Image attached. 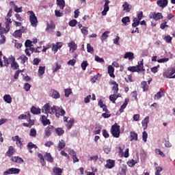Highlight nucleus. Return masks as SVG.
Instances as JSON below:
<instances>
[{"label": "nucleus", "instance_id": "1", "mask_svg": "<svg viewBox=\"0 0 175 175\" xmlns=\"http://www.w3.org/2000/svg\"><path fill=\"white\" fill-rule=\"evenodd\" d=\"M42 113L45 114H55V116L57 118H59V116H64V114L66 113L65 110L62 109V107H57L53 105V107H50V104L46 103L42 107Z\"/></svg>", "mask_w": 175, "mask_h": 175}, {"label": "nucleus", "instance_id": "2", "mask_svg": "<svg viewBox=\"0 0 175 175\" xmlns=\"http://www.w3.org/2000/svg\"><path fill=\"white\" fill-rule=\"evenodd\" d=\"M18 120H29L28 123H23V126H27V128H31L33 125V120H31V114L29 113H26L25 114H22L18 116Z\"/></svg>", "mask_w": 175, "mask_h": 175}, {"label": "nucleus", "instance_id": "3", "mask_svg": "<svg viewBox=\"0 0 175 175\" xmlns=\"http://www.w3.org/2000/svg\"><path fill=\"white\" fill-rule=\"evenodd\" d=\"M27 14L29 17L31 25H32L34 27H36L38 26V17H36V15H35L33 11H28Z\"/></svg>", "mask_w": 175, "mask_h": 175}, {"label": "nucleus", "instance_id": "4", "mask_svg": "<svg viewBox=\"0 0 175 175\" xmlns=\"http://www.w3.org/2000/svg\"><path fill=\"white\" fill-rule=\"evenodd\" d=\"M163 77H166V79H175V68H167L163 72Z\"/></svg>", "mask_w": 175, "mask_h": 175}, {"label": "nucleus", "instance_id": "5", "mask_svg": "<svg viewBox=\"0 0 175 175\" xmlns=\"http://www.w3.org/2000/svg\"><path fill=\"white\" fill-rule=\"evenodd\" d=\"M111 133L113 137H120V126L114 124L111 126Z\"/></svg>", "mask_w": 175, "mask_h": 175}, {"label": "nucleus", "instance_id": "6", "mask_svg": "<svg viewBox=\"0 0 175 175\" xmlns=\"http://www.w3.org/2000/svg\"><path fill=\"white\" fill-rule=\"evenodd\" d=\"M68 46L70 48L69 53L71 54L75 53V51H76L77 50V44H76V42H75V41H73V40L70 41L68 44Z\"/></svg>", "mask_w": 175, "mask_h": 175}, {"label": "nucleus", "instance_id": "7", "mask_svg": "<svg viewBox=\"0 0 175 175\" xmlns=\"http://www.w3.org/2000/svg\"><path fill=\"white\" fill-rule=\"evenodd\" d=\"M20 173V169L18 168H10L7 171L3 172V175H8V174H18Z\"/></svg>", "mask_w": 175, "mask_h": 175}, {"label": "nucleus", "instance_id": "8", "mask_svg": "<svg viewBox=\"0 0 175 175\" xmlns=\"http://www.w3.org/2000/svg\"><path fill=\"white\" fill-rule=\"evenodd\" d=\"M13 142H16V144L18 147L23 146V139L20 138L18 135H16L12 137Z\"/></svg>", "mask_w": 175, "mask_h": 175}, {"label": "nucleus", "instance_id": "9", "mask_svg": "<svg viewBox=\"0 0 175 175\" xmlns=\"http://www.w3.org/2000/svg\"><path fill=\"white\" fill-rule=\"evenodd\" d=\"M109 3H110V1L105 0V3L104 5V10L101 12L102 16H106L107 14V12L109 10L110 8L109 7Z\"/></svg>", "mask_w": 175, "mask_h": 175}, {"label": "nucleus", "instance_id": "10", "mask_svg": "<svg viewBox=\"0 0 175 175\" xmlns=\"http://www.w3.org/2000/svg\"><path fill=\"white\" fill-rule=\"evenodd\" d=\"M50 96L53 98V99H59V97L61 95L59 94V92L55 90H51L50 91Z\"/></svg>", "mask_w": 175, "mask_h": 175}, {"label": "nucleus", "instance_id": "11", "mask_svg": "<svg viewBox=\"0 0 175 175\" xmlns=\"http://www.w3.org/2000/svg\"><path fill=\"white\" fill-rule=\"evenodd\" d=\"M124 58L125 59L128 58L129 61H132L135 59V54L132 52H126L124 55Z\"/></svg>", "mask_w": 175, "mask_h": 175}, {"label": "nucleus", "instance_id": "12", "mask_svg": "<svg viewBox=\"0 0 175 175\" xmlns=\"http://www.w3.org/2000/svg\"><path fill=\"white\" fill-rule=\"evenodd\" d=\"M115 165H116V162L113 160L109 159L107 161V164L105 165V167H107L108 169H113Z\"/></svg>", "mask_w": 175, "mask_h": 175}, {"label": "nucleus", "instance_id": "13", "mask_svg": "<svg viewBox=\"0 0 175 175\" xmlns=\"http://www.w3.org/2000/svg\"><path fill=\"white\" fill-rule=\"evenodd\" d=\"M157 5L163 9L167 6V0H159L157 1Z\"/></svg>", "mask_w": 175, "mask_h": 175}, {"label": "nucleus", "instance_id": "14", "mask_svg": "<svg viewBox=\"0 0 175 175\" xmlns=\"http://www.w3.org/2000/svg\"><path fill=\"white\" fill-rule=\"evenodd\" d=\"M53 131H54V127L53 126H48L44 131L46 136H51Z\"/></svg>", "mask_w": 175, "mask_h": 175}, {"label": "nucleus", "instance_id": "15", "mask_svg": "<svg viewBox=\"0 0 175 175\" xmlns=\"http://www.w3.org/2000/svg\"><path fill=\"white\" fill-rule=\"evenodd\" d=\"M148 122H150V117L146 116L144 120H142V124L144 129H147V126H148Z\"/></svg>", "mask_w": 175, "mask_h": 175}, {"label": "nucleus", "instance_id": "16", "mask_svg": "<svg viewBox=\"0 0 175 175\" xmlns=\"http://www.w3.org/2000/svg\"><path fill=\"white\" fill-rule=\"evenodd\" d=\"M40 120L44 126H46V125H50V120L47 119V116H42Z\"/></svg>", "mask_w": 175, "mask_h": 175}, {"label": "nucleus", "instance_id": "17", "mask_svg": "<svg viewBox=\"0 0 175 175\" xmlns=\"http://www.w3.org/2000/svg\"><path fill=\"white\" fill-rule=\"evenodd\" d=\"M62 46H63L62 42H57L55 44L53 45L52 50L55 53H57V51H58V49H61V47H62Z\"/></svg>", "mask_w": 175, "mask_h": 175}, {"label": "nucleus", "instance_id": "18", "mask_svg": "<svg viewBox=\"0 0 175 175\" xmlns=\"http://www.w3.org/2000/svg\"><path fill=\"white\" fill-rule=\"evenodd\" d=\"M65 146H66L65 141H64V139H60L57 145L58 151H61V150H62L65 147Z\"/></svg>", "mask_w": 175, "mask_h": 175}, {"label": "nucleus", "instance_id": "19", "mask_svg": "<svg viewBox=\"0 0 175 175\" xmlns=\"http://www.w3.org/2000/svg\"><path fill=\"white\" fill-rule=\"evenodd\" d=\"M56 3L59 9L64 10V8H65V0H56Z\"/></svg>", "mask_w": 175, "mask_h": 175}, {"label": "nucleus", "instance_id": "20", "mask_svg": "<svg viewBox=\"0 0 175 175\" xmlns=\"http://www.w3.org/2000/svg\"><path fill=\"white\" fill-rule=\"evenodd\" d=\"M44 159H46V161L51 162V163H53V162L54 161V158L52 157L50 153H45V154L44 155Z\"/></svg>", "mask_w": 175, "mask_h": 175}, {"label": "nucleus", "instance_id": "21", "mask_svg": "<svg viewBox=\"0 0 175 175\" xmlns=\"http://www.w3.org/2000/svg\"><path fill=\"white\" fill-rule=\"evenodd\" d=\"M12 62L11 63V68L14 70H16V69H18V63L16 62V59L14 57H12Z\"/></svg>", "mask_w": 175, "mask_h": 175}, {"label": "nucleus", "instance_id": "22", "mask_svg": "<svg viewBox=\"0 0 175 175\" xmlns=\"http://www.w3.org/2000/svg\"><path fill=\"white\" fill-rule=\"evenodd\" d=\"M108 74L109 75L110 77H116V75H114V67L112 66H108Z\"/></svg>", "mask_w": 175, "mask_h": 175}, {"label": "nucleus", "instance_id": "23", "mask_svg": "<svg viewBox=\"0 0 175 175\" xmlns=\"http://www.w3.org/2000/svg\"><path fill=\"white\" fill-rule=\"evenodd\" d=\"M129 102V98H126L122 105L120 107V113H124V109L128 106V103Z\"/></svg>", "mask_w": 175, "mask_h": 175}, {"label": "nucleus", "instance_id": "24", "mask_svg": "<svg viewBox=\"0 0 175 175\" xmlns=\"http://www.w3.org/2000/svg\"><path fill=\"white\" fill-rule=\"evenodd\" d=\"M12 161L16 162V163H23V162H24V160H23V159L19 157H12Z\"/></svg>", "mask_w": 175, "mask_h": 175}, {"label": "nucleus", "instance_id": "25", "mask_svg": "<svg viewBox=\"0 0 175 175\" xmlns=\"http://www.w3.org/2000/svg\"><path fill=\"white\" fill-rule=\"evenodd\" d=\"M123 10H125L127 12H131V5L128 2H124L122 5Z\"/></svg>", "mask_w": 175, "mask_h": 175}, {"label": "nucleus", "instance_id": "26", "mask_svg": "<svg viewBox=\"0 0 175 175\" xmlns=\"http://www.w3.org/2000/svg\"><path fill=\"white\" fill-rule=\"evenodd\" d=\"M34 51H35L34 48H32V47L27 48L25 51V53L26 55H27L28 57H31V54H32V53H33Z\"/></svg>", "mask_w": 175, "mask_h": 175}, {"label": "nucleus", "instance_id": "27", "mask_svg": "<svg viewBox=\"0 0 175 175\" xmlns=\"http://www.w3.org/2000/svg\"><path fill=\"white\" fill-rule=\"evenodd\" d=\"M109 33H110V31H107L102 34L100 36L101 42H104V40H106L109 38Z\"/></svg>", "mask_w": 175, "mask_h": 175}, {"label": "nucleus", "instance_id": "28", "mask_svg": "<svg viewBox=\"0 0 175 175\" xmlns=\"http://www.w3.org/2000/svg\"><path fill=\"white\" fill-rule=\"evenodd\" d=\"M120 96L116 94L113 93V94H111L109 96V100H111V102L116 103V100H117V99Z\"/></svg>", "mask_w": 175, "mask_h": 175}, {"label": "nucleus", "instance_id": "29", "mask_svg": "<svg viewBox=\"0 0 175 175\" xmlns=\"http://www.w3.org/2000/svg\"><path fill=\"white\" fill-rule=\"evenodd\" d=\"M112 84H113V88H112V91H113V94H117V92H118V85L117 83V82L116 81H112Z\"/></svg>", "mask_w": 175, "mask_h": 175}, {"label": "nucleus", "instance_id": "30", "mask_svg": "<svg viewBox=\"0 0 175 175\" xmlns=\"http://www.w3.org/2000/svg\"><path fill=\"white\" fill-rule=\"evenodd\" d=\"M53 173L55 175H62V169L59 167H54L53 168Z\"/></svg>", "mask_w": 175, "mask_h": 175}, {"label": "nucleus", "instance_id": "31", "mask_svg": "<svg viewBox=\"0 0 175 175\" xmlns=\"http://www.w3.org/2000/svg\"><path fill=\"white\" fill-rule=\"evenodd\" d=\"M55 29V25L53 23L48 24L46 27V31L49 32H53Z\"/></svg>", "mask_w": 175, "mask_h": 175}, {"label": "nucleus", "instance_id": "32", "mask_svg": "<svg viewBox=\"0 0 175 175\" xmlns=\"http://www.w3.org/2000/svg\"><path fill=\"white\" fill-rule=\"evenodd\" d=\"M18 59H21V64L24 65L25 64V61H28V57H27V56L25 55H22L18 58Z\"/></svg>", "mask_w": 175, "mask_h": 175}, {"label": "nucleus", "instance_id": "33", "mask_svg": "<svg viewBox=\"0 0 175 175\" xmlns=\"http://www.w3.org/2000/svg\"><path fill=\"white\" fill-rule=\"evenodd\" d=\"M153 18L155 20V21H158V20L163 18V16H162L161 13H157L153 15Z\"/></svg>", "mask_w": 175, "mask_h": 175}, {"label": "nucleus", "instance_id": "34", "mask_svg": "<svg viewBox=\"0 0 175 175\" xmlns=\"http://www.w3.org/2000/svg\"><path fill=\"white\" fill-rule=\"evenodd\" d=\"M3 99L5 102H6L7 103H12V96H10V95L9 94L4 95Z\"/></svg>", "mask_w": 175, "mask_h": 175}, {"label": "nucleus", "instance_id": "35", "mask_svg": "<svg viewBox=\"0 0 175 175\" xmlns=\"http://www.w3.org/2000/svg\"><path fill=\"white\" fill-rule=\"evenodd\" d=\"M14 153V148H13V146H10L8 151L6 152V155H8V157H12V155H13Z\"/></svg>", "mask_w": 175, "mask_h": 175}, {"label": "nucleus", "instance_id": "36", "mask_svg": "<svg viewBox=\"0 0 175 175\" xmlns=\"http://www.w3.org/2000/svg\"><path fill=\"white\" fill-rule=\"evenodd\" d=\"M45 70H46L45 66H40L38 69V75L43 76V75H44Z\"/></svg>", "mask_w": 175, "mask_h": 175}, {"label": "nucleus", "instance_id": "37", "mask_svg": "<svg viewBox=\"0 0 175 175\" xmlns=\"http://www.w3.org/2000/svg\"><path fill=\"white\" fill-rule=\"evenodd\" d=\"M130 139H131V142H132V140H137V133H136L135 132H131L130 133Z\"/></svg>", "mask_w": 175, "mask_h": 175}, {"label": "nucleus", "instance_id": "38", "mask_svg": "<svg viewBox=\"0 0 175 175\" xmlns=\"http://www.w3.org/2000/svg\"><path fill=\"white\" fill-rule=\"evenodd\" d=\"M137 68V72H141V70H143L144 72V70H146V69H144V66H143V61L141 62V63L136 66Z\"/></svg>", "mask_w": 175, "mask_h": 175}, {"label": "nucleus", "instance_id": "39", "mask_svg": "<svg viewBox=\"0 0 175 175\" xmlns=\"http://www.w3.org/2000/svg\"><path fill=\"white\" fill-rule=\"evenodd\" d=\"M73 124H75V119L71 118L66 124L67 129H70L73 126Z\"/></svg>", "mask_w": 175, "mask_h": 175}, {"label": "nucleus", "instance_id": "40", "mask_svg": "<svg viewBox=\"0 0 175 175\" xmlns=\"http://www.w3.org/2000/svg\"><path fill=\"white\" fill-rule=\"evenodd\" d=\"M31 111L33 114H40V109L33 107L31 109Z\"/></svg>", "mask_w": 175, "mask_h": 175}, {"label": "nucleus", "instance_id": "41", "mask_svg": "<svg viewBox=\"0 0 175 175\" xmlns=\"http://www.w3.org/2000/svg\"><path fill=\"white\" fill-rule=\"evenodd\" d=\"M139 24H140V22L137 20V18H134L133 19L132 27H133V28H136V27H137Z\"/></svg>", "mask_w": 175, "mask_h": 175}, {"label": "nucleus", "instance_id": "42", "mask_svg": "<svg viewBox=\"0 0 175 175\" xmlns=\"http://www.w3.org/2000/svg\"><path fill=\"white\" fill-rule=\"evenodd\" d=\"M55 132L58 135V136H62V135L65 133V131H64L61 128L55 129Z\"/></svg>", "mask_w": 175, "mask_h": 175}, {"label": "nucleus", "instance_id": "43", "mask_svg": "<svg viewBox=\"0 0 175 175\" xmlns=\"http://www.w3.org/2000/svg\"><path fill=\"white\" fill-rule=\"evenodd\" d=\"M25 46L27 49H29L33 46V44H32V42L30 40H27L25 42Z\"/></svg>", "mask_w": 175, "mask_h": 175}, {"label": "nucleus", "instance_id": "44", "mask_svg": "<svg viewBox=\"0 0 175 175\" xmlns=\"http://www.w3.org/2000/svg\"><path fill=\"white\" fill-rule=\"evenodd\" d=\"M141 87L143 88V91H147L148 90V85H147V82L146 81H142Z\"/></svg>", "mask_w": 175, "mask_h": 175}, {"label": "nucleus", "instance_id": "45", "mask_svg": "<svg viewBox=\"0 0 175 175\" xmlns=\"http://www.w3.org/2000/svg\"><path fill=\"white\" fill-rule=\"evenodd\" d=\"M81 33H83V35L84 36H87L88 35V27H83L81 29Z\"/></svg>", "mask_w": 175, "mask_h": 175}, {"label": "nucleus", "instance_id": "46", "mask_svg": "<svg viewBox=\"0 0 175 175\" xmlns=\"http://www.w3.org/2000/svg\"><path fill=\"white\" fill-rule=\"evenodd\" d=\"M3 33H5L3 31H1V39H0V43L1 44H3V43H5V42H6V37H5V36H3Z\"/></svg>", "mask_w": 175, "mask_h": 175}, {"label": "nucleus", "instance_id": "47", "mask_svg": "<svg viewBox=\"0 0 175 175\" xmlns=\"http://www.w3.org/2000/svg\"><path fill=\"white\" fill-rule=\"evenodd\" d=\"M87 51L88 53H90V54H94V47L91 46L90 44H87Z\"/></svg>", "mask_w": 175, "mask_h": 175}, {"label": "nucleus", "instance_id": "48", "mask_svg": "<svg viewBox=\"0 0 175 175\" xmlns=\"http://www.w3.org/2000/svg\"><path fill=\"white\" fill-rule=\"evenodd\" d=\"M29 135L31 136V137H36V129L34 128L31 129Z\"/></svg>", "mask_w": 175, "mask_h": 175}, {"label": "nucleus", "instance_id": "49", "mask_svg": "<svg viewBox=\"0 0 175 175\" xmlns=\"http://www.w3.org/2000/svg\"><path fill=\"white\" fill-rule=\"evenodd\" d=\"M131 21L129 16H125L122 18V23L124 24V25H126V23H129Z\"/></svg>", "mask_w": 175, "mask_h": 175}, {"label": "nucleus", "instance_id": "50", "mask_svg": "<svg viewBox=\"0 0 175 175\" xmlns=\"http://www.w3.org/2000/svg\"><path fill=\"white\" fill-rule=\"evenodd\" d=\"M94 59L96 62H100V63L105 62V59L103 58L100 57L99 56H98L96 55L94 56Z\"/></svg>", "mask_w": 175, "mask_h": 175}, {"label": "nucleus", "instance_id": "51", "mask_svg": "<svg viewBox=\"0 0 175 175\" xmlns=\"http://www.w3.org/2000/svg\"><path fill=\"white\" fill-rule=\"evenodd\" d=\"M10 23H5V28L6 29H3V32H4L5 33H7L8 32H9V31H10Z\"/></svg>", "mask_w": 175, "mask_h": 175}, {"label": "nucleus", "instance_id": "52", "mask_svg": "<svg viewBox=\"0 0 175 175\" xmlns=\"http://www.w3.org/2000/svg\"><path fill=\"white\" fill-rule=\"evenodd\" d=\"M59 69H61V65L58 64V63H56V68H53L52 70L53 72V73H55V72H58V70H59Z\"/></svg>", "mask_w": 175, "mask_h": 175}, {"label": "nucleus", "instance_id": "53", "mask_svg": "<svg viewBox=\"0 0 175 175\" xmlns=\"http://www.w3.org/2000/svg\"><path fill=\"white\" fill-rule=\"evenodd\" d=\"M22 9L23 8H18L17 5H14V10L16 13H21V12H23Z\"/></svg>", "mask_w": 175, "mask_h": 175}, {"label": "nucleus", "instance_id": "54", "mask_svg": "<svg viewBox=\"0 0 175 175\" xmlns=\"http://www.w3.org/2000/svg\"><path fill=\"white\" fill-rule=\"evenodd\" d=\"M148 137V134L147 133V132L144 131L142 134V139L144 142H145V143L147 142Z\"/></svg>", "mask_w": 175, "mask_h": 175}, {"label": "nucleus", "instance_id": "55", "mask_svg": "<svg viewBox=\"0 0 175 175\" xmlns=\"http://www.w3.org/2000/svg\"><path fill=\"white\" fill-rule=\"evenodd\" d=\"M21 35H22V33H21V30H16L14 31V36H16L18 38H21Z\"/></svg>", "mask_w": 175, "mask_h": 175}, {"label": "nucleus", "instance_id": "56", "mask_svg": "<svg viewBox=\"0 0 175 175\" xmlns=\"http://www.w3.org/2000/svg\"><path fill=\"white\" fill-rule=\"evenodd\" d=\"M87 66H88V62H87V61H83L81 63V68L83 70H85V69L87 68Z\"/></svg>", "mask_w": 175, "mask_h": 175}, {"label": "nucleus", "instance_id": "57", "mask_svg": "<svg viewBox=\"0 0 175 175\" xmlns=\"http://www.w3.org/2000/svg\"><path fill=\"white\" fill-rule=\"evenodd\" d=\"M64 92H65V96H66V98H68L69 95H70L72 94V90L66 89L64 90Z\"/></svg>", "mask_w": 175, "mask_h": 175}, {"label": "nucleus", "instance_id": "58", "mask_svg": "<svg viewBox=\"0 0 175 175\" xmlns=\"http://www.w3.org/2000/svg\"><path fill=\"white\" fill-rule=\"evenodd\" d=\"M76 24H77V21L76 19L72 20L69 22L70 27H76Z\"/></svg>", "mask_w": 175, "mask_h": 175}, {"label": "nucleus", "instance_id": "59", "mask_svg": "<svg viewBox=\"0 0 175 175\" xmlns=\"http://www.w3.org/2000/svg\"><path fill=\"white\" fill-rule=\"evenodd\" d=\"M157 99H161L163 96V94L161 92H158L155 95Z\"/></svg>", "mask_w": 175, "mask_h": 175}, {"label": "nucleus", "instance_id": "60", "mask_svg": "<svg viewBox=\"0 0 175 175\" xmlns=\"http://www.w3.org/2000/svg\"><path fill=\"white\" fill-rule=\"evenodd\" d=\"M128 70H129V72H137V69L136 66H130L128 68Z\"/></svg>", "mask_w": 175, "mask_h": 175}, {"label": "nucleus", "instance_id": "61", "mask_svg": "<svg viewBox=\"0 0 175 175\" xmlns=\"http://www.w3.org/2000/svg\"><path fill=\"white\" fill-rule=\"evenodd\" d=\"M27 147L28 148H38V146H36V145L33 144L32 142H29L27 144Z\"/></svg>", "mask_w": 175, "mask_h": 175}, {"label": "nucleus", "instance_id": "62", "mask_svg": "<svg viewBox=\"0 0 175 175\" xmlns=\"http://www.w3.org/2000/svg\"><path fill=\"white\" fill-rule=\"evenodd\" d=\"M165 42H167V43H171L172 42V37L170 36H166L164 38Z\"/></svg>", "mask_w": 175, "mask_h": 175}, {"label": "nucleus", "instance_id": "63", "mask_svg": "<svg viewBox=\"0 0 175 175\" xmlns=\"http://www.w3.org/2000/svg\"><path fill=\"white\" fill-rule=\"evenodd\" d=\"M24 89L25 91H28L29 90H31V85L29 83H25L24 85Z\"/></svg>", "mask_w": 175, "mask_h": 175}, {"label": "nucleus", "instance_id": "64", "mask_svg": "<svg viewBox=\"0 0 175 175\" xmlns=\"http://www.w3.org/2000/svg\"><path fill=\"white\" fill-rule=\"evenodd\" d=\"M40 62V59L36 58L33 61V65H39V63Z\"/></svg>", "mask_w": 175, "mask_h": 175}]
</instances>
